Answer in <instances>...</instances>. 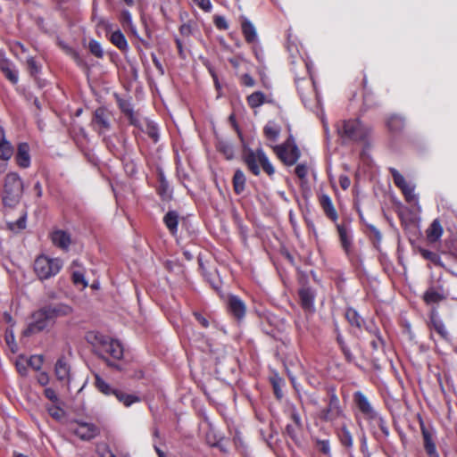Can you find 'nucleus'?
Returning <instances> with one entry per match:
<instances>
[{
    "label": "nucleus",
    "instance_id": "20e7f679",
    "mask_svg": "<svg viewBox=\"0 0 457 457\" xmlns=\"http://www.w3.org/2000/svg\"><path fill=\"white\" fill-rule=\"evenodd\" d=\"M245 161L249 170L254 174H260V165L269 174L272 175L275 172L274 167L269 161L262 149L259 148L256 151L247 150L245 154Z\"/></svg>",
    "mask_w": 457,
    "mask_h": 457
},
{
    "label": "nucleus",
    "instance_id": "4468645a",
    "mask_svg": "<svg viewBox=\"0 0 457 457\" xmlns=\"http://www.w3.org/2000/svg\"><path fill=\"white\" fill-rule=\"evenodd\" d=\"M0 69L5 77L13 84H16L19 80L18 71H16L13 64L6 60L0 59Z\"/></svg>",
    "mask_w": 457,
    "mask_h": 457
},
{
    "label": "nucleus",
    "instance_id": "69168bd1",
    "mask_svg": "<svg viewBox=\"0 0 457 457\" xmlns=\"http://www.w3.org/2000/svg\"><path fill=\"white\" fill-rule=\"evenodd\" d=\"M129 115H130V121H131V123L136 124V120L133 119L132 113H129Z\"/></svg>",
    "mask_w": 457,
    "mask_h": 457
},
{
    "label": "nucleus",
    "instance_id": "423d86ee",
    "mask_svg": "<svg viewBox=\"0 0 457 457\" xmlns=\"http://www.w3.org/2000/svg\"><path fill=\"white\" fill-rule=\"evenodd\" d=\"M273 150L276 153L277 156L286 165L290 166L295 164L300 157V151L296 145L295 144V141L292 138V137H290L284 144L273 146Z\"/></svg>",
    "mask_w": 457,
    "mask_h": 457
},
{
    "label": "nucleus",
    "instance_id": "ea45409f",
    "mask_svg": "<svg viewBox=\"0 0 457 457\" xmlns=\"http://www.w3.org/2000/svg\"><path fill=\"white\" fill-rule=\"evenodd\" d=\"M47 411L49 415L55 420H61L64 415L63 410L57 405L49 406Z\"/></svg>",
    "mask_w": 457,
    "mask_h": 457
},
{
    "label": "nucleus",
    "instance_id": "13d9d810",
    "mask_svg": "<svg viewBox=\"0 0 457 457\" xmlns=\"http://www.w3.org/2000/svg\"><path fill=\"white\" fill-rule=\"evenodd\" d=\"M123 19L129 24L131 23V15L129 13V12L126 11V12H123Z\"/></svg>",
    "mask_w": 457,
    "mask_h": 457
},
{
    "label": "nucleus",
    "instance_id": "a878e982",
    "mask_svg": "<svg viewBox=\"0 0 457 457\" xmlns=\"http://www.w3.org/2000/svg\"><path fill=\"white\" fill-rule=\"evenodd\" d=\"M233 186L234 190L237 194H241L245 190V176L244 172L240 170H237L235 171L233 177Z\"/></svg>",
    "mask_w": 457,
    "mask_h": 457
},
{
    "label": "nucleus",
    "instance_id": "a19ab883",
    "mask_svg": "<svg viewBox=\"0 0 457 457\" xmlns=\"http://www.w3.org/2000/svg\"><path fill=\"white\" fill-rule=\"evenodd\" d=\"M72 279L75 285H81L82 288L87 287V282L85 279L84 274L80 271H73Z\"/></svg>",
    "mask_w": 457,
    "mask_h": 457
},
{
    "label": "nucleus",
    "instance_id": "412c9836",
    "mask_svg": "<svg viewBox=\"0 0 457 457\" xmlns=\"http://www.w3.org/2000/svg\"><path fill=\"white\" fill-rule=\"evenodd\" d=\"M340 242L346 253L349 252L352 245V235L350 231L344 226H337Z\"/></svg>",
    "mask_w": 457,
    "mask_h": 457
},
{
    "label": "nucleus",
    "instance_id": "7c9ffc66",
    "mask_svg": "<svg viewBox=\"0 0 457 457\" xmlns=\"http://www.w3.org/2000/svg\"><path fill=\"white\" fill-rule=\"evenodd\" d=\"M407 202L413 204H418V197L414 193V186L408 182V184L402 189Z\"/></svg>",
    "mask_w": 457,
    "mask_h": 457
},
{
    "label": "nucleus",
    "instance_id": "37998d69",
    "mask_svg": "<svg viewBox=\"0 0 457 457\" xmlns=\"http://www.w3.org/2000/svg\"><path fill=\"white\" fill-rule=\"evenodd\" d=\"M307 173H308V168L305 164L301 163L295 167V174L300 179H304L306 177Z\"/></svg>",
    "mask_w": 457,
    "mask_h": 457
},
{
    "label": "nucleus",
    "instance_id": "9d476101",
    "mask_svg": "<svg viewBox=\"0 0 457 457\" xmlns=\"http://www.w3.org/2000/svg\"><path fill=\"white\" fill-rule=\"evenodd\" d=\"M343 414L342 409L339 404V399L336 395H332L329 399L328 407L322 411V419L328 421H332Z\"/></svg>",
    "mask_w": 457,
    "mask_h": 457
},
{
    "label": "nucleus",
    "instance_id": "c03bdc74",
    "mask_svg": "<svg viewBox=\"0 0 457 457\" xmlns=\"http://www.w3.org/2000/svg\"><path fill=\"white\" fill-rule=\"evenodd\" d=\"M194 3L198 5L204 11H210L212 8V4L210 0H193Z\"/></svg>",
    "mask_w": 457,
    "mask_h": 457
},
{
    "label": "nucleus",
    "instance_id": "4be33fe9",
    "mask_svg": "<svg viewBox=\"0 0 457 457\" xmlns=\"http://www.w3.org/2000/svg\"><path fill=\"white\" fill-rule=\"evenodd\" d=\"M280 127L274 121H269L264 127V134L270 141H276L280 134Z\"/></svg>",
    "mask_w": 457,
    "mask_h": 457
},
{
    "label": "nucleus",
    "instance_id": "473e14b6",
    "mask_svg": "<svg viewBox=\"0 0 457 457\" xmlns=\"http://www.w3.org/2000/svg\"><path fill=\"white\" fill-rule=\"evenodd\" d=\"M431 325L433 327V328L443 337V338H446L447 336H448V332L445 327V324L443 323L442 320H440L439 319H437L436 317L435 316H432L431 317Z\"/></svg>",
    "mask_w": 457,
    "mask_h": 457
},
{
    "label": "nucleus",
    "instance_id": "09e8293b",
    "mask_svg": "<svg viewBox=\"0 0 457 457\" xmlns=\"http://www.w3.org/2000/svg\"><path fill=\"white\" fill-rule=\"evenodd\" d=\"M241 82L246 87H253L255 84L254 79L248 74H245L241 78Z\"/></svg>",
    "mask_w": 457,
    "mask_h": 457
},
{
    "label": "nucleus",
    "instance_id": "8fccbe9b",
    "mask_svg": "<svg viewBox=\"0 0 457 457\" xmlns=\"http://www.w3.org/2000/svg\"><path fill=\"white\" fill-rule=\"evenodd\" d=\"M97 451L101 457H115L105 445L99 446Z\"/></svg>",
    "mask_w": 457,
    "mask_h": 457
},
{
    "label": "nucleus",
    "instance_id": "774afa93",
    "mask_svg": "<svg viewBox=\"0 0 457 457\" xmlns=\"http://www.w3.org/2000/svg\"><path fill=\"white\" fill-rule=\"evenodd\" d=\"M15 457H28V456L21 454V453H17V454H15Z\"/></svg>",
    "mask_w": 457,
    "mask_h": 457
},
{
    "label": "nucleus",
    "instance_id": "864d4df0",
    "mask_svg": "<svg viewBox=\"0 0 457 457\" xmlns=\"http://www.w3.org/2000/svg\"><path fill=\"white\" fill-rule=\"evenodd\" d=\"M421 254L424 258L431 260V261H436L437 258L436 253H434L430 251H428V250H422Z\"/></svg>",
    "mask_w": 457,
    "mask_h": 457
},
{
    "label": "nucleus",
    "instance_id": "5fc2aeb1",
    "mask_svg": "<svg viewBox=\"0 0 457 457\" xmlns=\"http://www.w3.org/2000/svg\"><path fill=\"white\" fill-rule=\"evenodd\" d=\"M48 376L45 372L40 373L37 377V381L43 386L46 385L48 383Z\"/></svg>",
    "mask_w": 457,
    "mask_h": 457
},
{
    "label": "nucleus",
    "instance_id": "5701e85b",
    "mask_svg": "<svg viewBox=\"0 0 457 457\" xmlns=\"http://www.w3.org/2000/svg\"><path fill=\"white\" fill-rule=\"evenodd\" d=\"M320 204L328 217L334 220H337V213L328 195H324L320 197Z\"/></svg>",
    "mask_w": 457,
    "mask_h": 457
},
{
    "label": "nucleus",
    "instance_id": "dca6fc26",
    "mask_svg": "<svg viewBox=\"0 0 457 457\" xmlns=\"http://www.w3.org/2000/svg\"><path fill=\"white\" fill-rule=\"evenodd\" d=\"M55 375L60 381L69 384L70 366L63 359H59L55 364Z\"/></svg>",
    "mask_w": 457,
    "mask_h": 457
},
{
    "label": "nucleus",
    "instance_id": "58836bf2",
    "mask_svg": "<svg viewBox=\"0 0 457 457\" xmlns=\"http://www.w3.org/2000/svg\"><path fill=\"white\" fill-rule=\"evenodd\" d=\"M403 124V120L399 116H393L387 120V126L391 130L400 129Z\"/></svg>",
    "mask_w": 457,
    "mask_h": 457
},
{
    "label": "nucleus",
    "instance_id": "a211bd4d",
    "mask_svg": "<svg viewBox=\"0 0 457 457\" xmlns=\"http://www.w3.org/2000/svg\"><path fill=\"white\" fill-rule=\"evenodd\" d=\"M242 32L248 43H253L257 39V33L254 26L248 20L242 21Z\"/></svg>",
    "mask_w": 457,
    "mask_h": 457
},
{
    "label": "nucleus",
    "instance_id": "603ef678",
    "mask_svg": "<svg viewBox=\"0 0 457 457\" xmlns=\"http://www.w3.org/2000/svg\"><path fill=\"white\" fill-rule=\"evenodd\" d=\"M339 183H340L341 187L345 190L347 189L351 185V181H350L349 178L345 175L340 176Z\"/></svg>",
    "mask_w": 457,
    "mask_h": 457
},
{
    "label": "nucleus",
    "instance_id": "3c124183",
    "mask_svg": "<svg viewBox=\"0 0 457 457\" xmlns=\"http://www.w3.org/2000/svg\"><path fill=\"white\" fill-rule=\"evenodd\" d=\"M215 24L219 29H226L228 28L227 21L224 17L218 16L215 18Z\"/></svg>",
    "mask_w": 457,
    "mask_h": 457
},
{
    "label": "nucleus",
    "instance_id": "e433bc0d",
    "mask_svg": "<svg viewBox=\"0 0 457 457\" xmlns=\"http://www.w3.org/2000/svg\"><path fill=\"white\" fill-rule=\"evenodd\" d=\"M88 47H89V50L90 52L96 57L98 58H101L103 57L104 55V52H103V49H102V46L101 45L96 41V40H91L89 42V45H88Z\"/></svg>",
    "mask_w": 457,
    "mask_h": 457
},
{
    "label": "nucleus",
    "instance_id": "4d7b16f0",
    "mask_svg": "<svg viewBox=\"0 0 457 457\" xmlns=\"http://www.w3.org/2000/svg\"><path fill=\"white\" fill-rule=\"evenodd\" d=\"M17 226V228L23 229L26 226V220L24 217H21L19 219L15 224Z\"/></svg>",
    "mask_w": 457,
    "mask_h": 457
},
{
    "label": "nucleus",
    "instance_id": "f3484780",
    "mask_svg": "<svg viewBox=\"0 0 457 457\" xmlns=\"http://www.w3.org/2000/svg\"><path fill=\"white\" fill-rule=\"evenodd\" d=\"M52 241L54 245L66 250L71 245V237L65 231L57 230L52 234Z\"/></svg>",
    "mask_w": 457,
    "mask_h": 457
},
{
    "label": "nucleus",
    "instance_id": "49530a36",
    "mask_svg": "<svg viewBox=\"0 0 457 457\" xmlns=\"http://www.w3.org/2000/svg\"><path fill=\"white\" fill-rule=\"evenodd\" d=\"M45 395L50 400L52 401L54 403H57L58 402V397L54 392V389L52 388H46L45 389Z\"/></svg>",
    "mask_w": 457,
    "mask_h": 457
},
{
    "label": "nucleus",
    "instance_id": "052dcab7",
    "mask_svg": "<svg viewBox=\"0 0 457 457\" xmlns=\"http://www.w3.org/2000/svg\"><path fill=\"white\" fill-rule=\"evenodd\" d=\"M150 136L153 137V139L154 141H157L158 139V135H157V131L154 128H152L150 132H149Z\"/></svg>",
    "mask_w": 457,
    "mask_h": 457
},
{
    "label": "nucleus",
    "instance_id": "4c0bfd02",
    "mask_svg": "<svg viewBox=\"0 0 457 457\" xmlns=\"http://www.w3.org/2000/svg\"><path fill=\"white\" fill-rule=\"evenodd\" d=\"M15 365L18 372L21 375L25 376L27 374V367L29 366L27 359H25L24 357H19L16 360Z\"/></svg>",
    "mask_w": 457,
    "mask_h": 457
},
{
    "label": "nucleus",
    "instance_id": "cd10ccee",
    "mask_svg": "<svg viewBox=\"0 0 457 457\" xmlns=\"http://www.w3.org/2000/svg\"><path fill=\"white\" fill-rule=\"evenodd\" d=\"M423 437H424V447L426 450L427 454L429 457H439L436 445L428 434V432L423 431Z\"/></svg>",
    "mask_w": 457,
    "mask_h": 457
},
{
    "label": "nucleus",
    "instance_id": "bb28decb",
    "mask_svg": "<svg viewBox=\"0 0 457 457\" xmlns=\"http://www.w3.org/2000/svg\"><path fill=\"white\" fill-rule=\"evenodd\" d=\"M111 42L120 50L128 48V42L120 30L113 31L110 36Z\"/></svg>",
    "mask_w": 457,
    "mask_h": 457
},
{
    "label": "nucleus",
    "instance_id": "f704fd0d",
    "mask_svg": "<svg viewBox=\"0 0 457 457\" xmlns=\"http://www.w3.org/2000/svg\"><path fill=\"white\" fill-rule=\"evenodd\" d=\"M96 386L97 389L104 395H113V391L108 383H106L102 378L99 376H96Z\"/></svg>",
    "mask_w": 457,
    "mask_h": 457
},
{
    "label": "nucleus",
    "instance_id": "6e6552de",
    "mask_svg": "<svg viewBox=\"0 0 457 457\" xmlns=\"http://www.w3.org/2000/svg\"><path fill=\"white\" fill-rule=\"evenodd\" d=\"M53 319L46 308L40 310L33 314V321L24 330V336H30L45 329L52 322Z\"/></svg>",
    "mask_w": 457,
    "mask_h": 457
},
{
    "label": "nucleus",
    "instance_id": "c85d7f7f",
    "mask_svg": "<svg viewBox=\"0 0 457 457\" xmlns=\"http://www.w3.org/2000/svg\"><path fill=\"white\" fill-rule=\"evenodd\" d=\"M163 221L172 234L177 231L179 216L176 212H169L164 216Z\"/></svg>",
    "mask_w": 457,
    "mask_h": 457
},
{
    "label": "nucleus",
    "instance_id": "f8f14e48",
    "mask_svg": "<svg viewBox=\"0 0 457 457\" xmlns=\"http://www.w3.org/2000/svg\"><path fill=\"white\" fill-rule=\"evenodd\" d=\"M229 312L238 320L245 315L246 306L245 303L236 295H230L228 299Z\"/></svg>",
    "mask_w": 457,
    "mask_h": 457
},
{
    "label": "nucleus",
    "instance_id": "680f3d73",
    "mask_svg": "<svg viewBox=\"0 0 457 457\" xmlns=\"http://www.w3.org/2000/svg\"><path fill=\"white\" fill-rule=\"evenodd\" d=\"M4 317L8 323H11L12 321V318L9 313L5 312Z\"/></svg>",
    "mask_w": 457,
    "mask_h": 457
},
{
    "label": "nucleus",
    "instance_id": "f03ea898",
    "mask_svg": "<svg viewBox=\"0 0 457 457\" xmlns=\"http://www.w3.org/2000/svg\"><path fill=\"white\" fill-rule=\"evenodd\" d=\"M23 193V183L16 172H9L4 181L3 204L8 207L16 206Z\"/></svg>",
    "mask_w": 457,
    "mask_h": 457
},
{
    "label": "nucleus",
    "instance_id": "2f4dec72",
    "mask_svg": "<svg viewBox=\"0 0 457 457\" xmlns=\"http://www.w3.org/2000/svg\"><path fill=\"white\" fill-rule=\"evenodd\" d=\"M345 318L351 325L361 328L362 319L359 316L354 309H348L345 312Z\"/></svg>",
    "mask_w": 457,
    "mask_h": 457
},
{
    "label": "nucleus",
    "instance_id": "0eeeda50",
    "mask_svg": "<svg viewBox=\"0 0 457 457\" xmlns=\"http://www.w3.org/2000/svg\"><path fill=\"white\" fill-rule=\"evenodd\" d=\"M354 401L357 404L358 409L361 411V412L364 415L366 419L376 422L385 433H387L385 428L384 420H382L381 417L378 416L377 411L370 403L368 398L361 392H356L354 394Z\"/></svg>",
    "mask_w": 457,
    "mask_h": 457
},
{
    "label": "nucleus",
    "instance_id": "aec40b11",
    "mask_svg": "<svg viewBox=\"0 0 457 457\" xmlns=\"http://www.w3.org/2000/svg\"><path fill=\"white\" fill-rule=\"evenodd\" d=\"M46 309L53 320L56 317L70 315L72 312L71 307L66 304L50 306L47 307Z\"/></svg>",
    "mask_w": 457,
    "mask_h": 457
},
{
    "label": "nucleus",
    "instance_id": "6e6d98bb",
    "mask_svg": "<svg viewBox=\"0 0 457 457\" xmlns=\"http://www.w3.org/2000/svg\"><path fill=\"white\" fill-rule=\"evenodd\" d=\"M195 318L196 320L200 322V324L204 327V328H207L209 323H208V320L203 317L201 314H198V313H195Z\"/></svg>",
    "mask_w": 457,
    "mask_h": 457
},
{
    "label": "nucleus",
    "instance_id": "39448f33",
    "mask_svg": "<svg viewBox=\"0 0 457 457\" xmlns=\"http://www.w3.org/2000/svg\"><path fill=\"white\" fill-rule=\"evenodd\" d=\"M339 134L351 140H364L370 133V128L362 124L359 120H346Z\"/></svg>",
    "mask_w": 457,
    "mask_h": 457
},
{
    "label": "nucleus",
    "instance_id": "7ed1b4c3",
    "mask_svg": "<svg viewBox=\"0 0 457 457\" xmlns=\"http://www.w3.org/2000/svg\"><path fill=\"white\" fill-rule=\"evenodd\" d=\"M62 265L63 262L61 259L42 254L36 258L34 270L39 279H48L57 275Z\"/></svg>",
    "mask_w": 457,
    "mask_h": 457
},
{
    "label": "nucleus",
    "instance_id": "c9c22d12",
    "mask_svg": "<svg viewBox=\"0 0 457 457\" xmlns=\"http://www.w3.org/2000/svg\"><path fill=\"white\" fill-rule=\"evenodd\" d=\"M441 299H442L441 295L434 290H428L424 295V300L427 303H437Z\"/></svg>",
    "mask_w": 457,
    "mask_h": 457
},
{
    "label": "nucleus",
    "instance_id": "0e129e2a",
    "mask_svg": "<svg viewBox=\"0 0 457 457\" xmlns=\"http://www.w3.org/2000/svg\"><path fill=\"white\" fill-rule=\"evenodd\" d=\"M6 170V164L5 163H0V172H4Z\"/></svg>",
    "mask_w": 457,
    "mask_h": 457
},
{
    "label": "nucleus",
    "instance_id": "e2e57ef3",
    "mask_svg": "<svg viewBox=\"0 0 457 457\" xmlns=\"http://www.w3.org/2000/svg\"><path fill=\"white\" fill-rule=\"evenodd\" d=\"M154 450L156 452V453L158 454V456L160 457L161 455H163V452L159 448L157 447L156 445H154Z\"/></svg>",
    "mask_w": 457,
    "mask_h": 457
},
{
    "label": "nucleus",
    "instance_id": "6ab92c4d",
    "mask_svg": "<svg viewBox=\"0 0 457 457\" xmlns=\"http://www.w3.org/2000/svg\"><path fill=\"white\" fill-rule=\"evenodd\" d=\"M302 306L307 310L312 311L313 309L314 295L312 292L308 288H303L299 292Z\"/></svg>",
    "mask_w": 457,
    "mask_h": 457
},
{
    "label": "nucleus",
    "instance_id": "b1692460",
    "mask_svg": "<svg viewBox=\"0 0 457 457\" xmlns=\"http://www.w3.org/2000/svg\"><path fill=\"white\" fill-rule=\"evenodd\" d=\"M443 234V228L438 220H434L427 231L428 239L430 242L437 241Z\"/></svg>",
    "mask_w": 457,
    "mask_h": 457
},
{
    "label": "nucleus",
    "instance_id": "393cba45",
    "mask_svg": "<svg viewBox=\"0 0 457 457\" xmlns=\"http://www.w3.org/2000/svg\"><path fill=\"white\" fill-rule=\"evenodd\" d=\"M113 395L116 396L118 401L122 403L126 407H129L135 403L140 402V398L135 395L126 394L121 391H113Z\"/></svg>",
    "mask_w": 457,
    "mask_h": 457
},
{
    "label": "nucleus",
    "instance_id": "1a4fd4ad",
    "mask_svg": "<svg viewBox=\"0 0 457 457\" xmlns=\"http://www.w3.org/2000/svg\"><path fill=\"white\" fill-rule=\"evenodd\" d=\"M111 112L105 108H98L95 111L92 120L93 126L99 133L109 130L111 124Z\"/></svg>",
    "mask_w": 457,
    "mask_h": 457
},
{
    "label": "nucleus",
    "instance_id": "f257e3e1",
    "mask_svg": "<svg viewBox=\"0 0 457 457\" xmlns=\"http://www.w3.org/2000/svg\"><path fill=\"white\" fill-rule=\"evenodd\" d=\"M86 339L93 346L95 352L104 359L109 356L115 360H120L123 356V346L116 339L97 331L88 332Z\"/></svg>",
    "mask_w": 457,
    "mask_h": 457
},
{
    "label": "nucleus",
    "instance_id": "a18cd8bd",
    "mask_svg": "<svg viewBox=\"0 0 457 457\" xmlns=\"http://www.w3.org/2000/svg\"><path fill=\"white\" fill-rule=\"evenodd\" d=\"M6 342L7 344L9 345L11 350L12 353H15L16 352V345L14 343V338H13V334L12 331H7V335H6Z\"/></svg>",
    "mask_w": 457,
    "mask_h": 457
},
{
    "label": "nucleus",
    "instance_id": "79ce46f5",
    "mask_svg": "<svg viewBox=\"0 0 457 457\" xmlns=\"http://www.w3.org/2000/svg\"><path fill=\"white\" fill-rule=\"evenodd\" d=\"M28 362L29 366H30L32 369L36 370H38L42 366L43 358L40 355H34L28 360Z\"/></svg>",
    "mask_w": 457,
    "mask_h": 457
},
{
    "label": "nucleus",
    "instance_id": "338daca9",
    "mask_svg": "<svg viewBox=\"0 0 457 457\" xmlns=\"http://www.w3.org/2000/svg\"><path fill=\"white\" fill-rule=\"evenodd\" d=\"M128 4L131 5L133 4V0H124Z\"/></svg>",
    "mask_w": 457,
    "mask_h": 457
},
{
    "label": "nucleus",
    "instance_id": "9b49d317",
    "mask_svg": "<svg viewBox=\"0 0 457 457\" xmlns=\"http://www.w3.org/2000/svg\"><path fill=\"white\" fill-rule=\"evenodd\" d=\"M74 433L84 440H88L96 436L97 430L91 423L77 422L73 428Z\"/></svg>",
    "mask_w": 457,
    "mask_h": 457
},
{
    "label": "nucleus",
    "instance_id": "c756f323",
    "mask_svg": "<svg viewBox=\"0 0 457 457\" xmlns=\"http://www.w3.org/2000/svg\"><path fill=\"white\" fill-rule=\"evenodd\" d=\"M247 102L252 108L259 107L265 102V96L260 91L253 92L247 97Z\"/></svg>",
    "mask_w": 457,
    "mask_h": 457
},
{
    "label": "nucleus",
    "instance_id": "bf43d9fd",
    "mask_svg": "<svg viewBox=\"0 0 457 457\" xmlns=\"http://www.w3.org/2000/svg\"><path fill=\"white\" fill-rule=\"evenodd\" d=\"M35 190L37 191V195L38 197L42 195V187L39 182H37L35 185Z\"/></svg>",
    "mask_w": 457,
    "mask_h": 457
},
{
    "label": "nucleus",
    "instance_id": "72a5a7b5",
    "mask_svg": "<svg viewBox=\"0 0 457 457\" xmlns=\"http://www.w3.org/2000/svg\"><path fill=\"white\" fill-rule=\"evenodd\" d=\"M390 172L393 176L394 183L402 190L408 184V182L404 177L395 168H391Z\"/></svg>",
    "mask_w": 457,
    "mask_h": 457
},
{
    "label": "nucleus",
    "instance_id": "de8ad7c7",
    "mask_svg": "<svg viewBox=\"0 0 457 457\" xmlns=\"http://www.w3.org/2000/svg\"><path fill=\"white\" fill-rule=\"evenodd\" d=\"M27 64H28V67H29L31 74L37 73L38 71V67H37V62L34 60V58H32V57L28 58Z\"/></svg>",
    "mask_w": 457,
    "mask_h": 457
},
{
    "label": "nucleus",
    "instance_id": "2eb2a0df",
    "mask_svg": "<svg viewBox=\"0 0 457 457\" xmlns=\"http://www.w3.org/2000/svg\"><path fill=\"white\" fill-rule=\"evenodd\" d=\"M13 154V148L10 142L5 139L4 131L0 127V158L8 161Z\"/></svg>",
    "mask_w": 457,
    "mask_h": 457
},
{
    "label": "nucleus",
    "instance_id": "ddd939ff",
    "mask_svg": "<svg viewBox=\"0 0 457 457\" xmlns=\"http://www.w3.org/2000/svg\"><path fill=\"white\" fill-rule=\"evenodd\" d=\"M15 160L21 168L25 169L30 165L29 146L27 143L19 144Z\"/></svg>",
    "mask_w": 457,
    "mask_h": 457
}]
</instances>
